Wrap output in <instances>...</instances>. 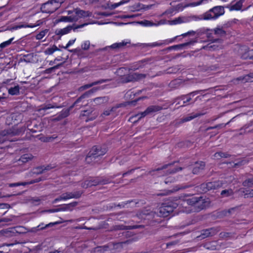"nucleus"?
I'll list each match as a JSON object with an SVG mask.
<instances>
[{
    "label": "nucleus",
    "instance_id": "79ce46f5",
    "mask_svg": "<svg viewBox=\"0 0 253 253\" xmlns=\"http://www.w3.org/2000/svg\"><path fill=\"white\" fill-rule=\"evenodd\" d=\"M221 195L222 197H227L233 194V191L232 189H227L222 190L221 192Z\"/></svg>",
    "mask_w": 253,
    "mask_h": 253
},
{
    "label": "nucleus",
    "instance_id": "49530a36",
    "mask_svg": "<svg viewBox=\"0 0 253 253\" xmlns=\"http://www.w3.org/2000/svg\"><path fill=\"white\" fill-rule=\"evenodd\" d=\"M169 23L170 25H176L182 23L181 16L178 17L172 20L169 21Z\"/></svg>",
    "mask_w": 253,
    "mask_h": 253
},
{
    "label": "nucleus",
    "instance_id": "f8f14e48",
    "mask_svg": "<svg viewBox=\"0 0 253 253\" xmlns=\"http://www.w3.org/2000/svg\"><path fill=\"white\" fill-rule=\"evenodd\" d=\"M98 89V88H93L90 90L84 93L83 95L81 96L70 107L71 108H72L74 107H79L77 109H80L82 106L84 105V100L83 99H84L85 97H88L89 95L90 94L93 93V92H95Z\"/></svg>",
    "mask_w": 253,
    "mask_h": 253
},
{
    "label": "nucleus",
    "instance_id": "423d86ee",
    "mask_svg": "<svg viewBox=\"0 0 253 253\" xmlns=\"http://www.w3.org/2000/svg\"><path fill=\"white\" fill-rule=\"evenodd\" d=\"M106 152V149H101L98 148L96 146H94L88 153V155L86 158V161L87 163H90V160H95L99 157L104 155Z\"/></svg>",
    "mask_w": 253,
    "mask_h": 253
},
{
    "label": "nucleus",
    "instance_id": "69168bd1",
    "mask_svg": "<svg viewBox=\"0 0 253 253\" xmlns=\"http://www.w3.org/2000/svg\"><path fill=\"white\" fill-rule=\"evenodd\" d=\"M205 247L207 249L211 250H215L216 249L215 245H213V246H211V244H206L205 245Z\"/></svg>",
    "mask_w": 253,
    "mask_h": 253
},
{
    "label": "nucleus",
    "instance_id": "338daca9",
    "mask_svg": "<svg viewBox=\"0 0 253 253\" xmlns=\"http://www.w3.org/2000/svg\"><path fill=\"white\" fill-rule=\"evenodd\" d=\"M246 163H247V162L245 160L240 161L238 162L234 163V167L243 165L246 164Z\"/></svg>",
    "mask_w": 253,
    "mask_h": 253
},
{
    "label": "nucleus",
    "instance_id": "4be33fe9",
    "mask_svg": "<svg viewBox=\"0 0 253 253\" xmlns=\"http://www.w3.org/2000/svg\"><path fill=\"white\" fill-rule=\"evenodd\" d=\"M108 81V80L102 79V80H100L97 81H96V82H94L91 84H87L82 85L79 87V90L80 91H82L84 90L87 89L92 87L93 85L105 83V82H107Z\"/></svg>",
    "mask_w": 253,
    "mask_h": 253
},
{
    "label": "nucleus",
    "instance_id": "f704fd0d",
    "mask_svg": "<svg viewBox=\"0 0 253 253\" xmlns=\"http://www.w3.org/2000/svg\"><path fill=\"white\" fill-rule=\"evenodd\" d=\"M128 70L126 68H120L117 70L116 72V74L121 77V78L125 77L126 76V74H127Z\"/></svg>",
    "mask_w": 253,
    "mask_h": 253
},
{
    "label": "nucleus",
    "instance_id": "58836bf2",
    "mask_svg": "<svg viewBox=\"0 0 253 253\" xmlns=\"http://www.w3.org/2000/svg\"><path fill=\"white\" fill-rule=\"evenodd\" d=\"M203 115V114H196L190 116L185 117L184 118H183L181 120V123L186 122L189 121L197 117H199V116Z\"/></svg>",
    "mask_w": 253,
    "mask_h": 253
},
{
    "label": "nucleus",
    "instance_id": "c9c22d12",
    "mask_svg": "<svg viewBox=\"0 0 253 253\" xmlns=\"http://www.w3.org/2000/svg\"><path fill=\"white\" fill-rule=\"evenodd\" d=\"M59 50V48L55 45H53L52 47L46 48L44 52L46 55H51L55 51Z\"/></svg>",
    "mask_w": 253,
    "mask_h": 253
},
{
    "label": "nucleus",
    "instance_id": "bf43d9fd",
    "mask_svg": "<svg viewBox=\"0 0 253 253\" xmlns=\"http://www.w3.org/2000/svg\"><path fill=\"white\" fill-rule=\"evenodd\" d=\"M174 11H175L174 7H171L167 10L165 11V13L167 15H172Z\"/></svg>",
    "mask_w": 253,
    "mask_h": 253
},
{
    "label": "nucleus",
    "instance_id": "5701e85b",
    "mask_svg": "<svg viewBox=\"0 0 253 253\" xmlns=\"http://www.w3.org/2000/svg\"><path fill=\"white\" fill-rule=\"evenodd\" d=\"M182 23H188L191 22L192 21H197L202 20V18H201V15L197 16V15H191L189 16H181Z\"/></svg>",
    "mask_w": 253,
    "mask_h": 253
},
{
    "label": "nucleus",
    "instance_id": "774afa93",
    "mask_svg": "<svg viewBox=\"0 0 253 253\" xmlns=\"http://www.w3.org/2000/svg\"><path fill=\"white\" fill-rule=\"evenodd\" d=\"M31 201L33 203H35V204L38 203V204H39V203L41 201V199L38 197H35V198H32L31 199Z\"/></svg>",
    "mask_w": 253,
    "mask_h": 253
},
{
    "label": "nucleus",
    "instance_id": "c03bdc74",
    "mask_svg": "<svg viewBox=\"0 0 253 253\" xmlns=\"http://www.w3.org/2000/svg\"><path fill=\"white\" fill-rule=\"evenodd\" d=\"M139 23L141 25H142L144 26H147V27L157 26V25H159V23L155 24V23H154L152 22H151L150 21H149V20L142 21L140 22Z\"/></svg>",
    "mask_w": 253,
    "mask_h": 253
},
{
    "label": "nucleus",
    "instance_id": "5fc2aeb1",
    "mask_svg": "<svg viewBox=\"0 0 253 253\" xmlns=\"http://www.w3.org/2000/svg\"><path fill=\"white\" fill-rule=\"evenodd\" d=\"M28 27H31V26H27V25H18V26H15L12 27L10 29V30L11 31L16 30H17L18 29H20V28H28Z\"/></svg>",
    "mask_w": 253,
    "mask_h": 253
},
{
    "label": "nucleus",
    "instance_id": "20e7f679",
    "mask_svg": "<svg viewBox=\"0 0 253 253\" xmlns=\"http://www.w3.org/2000/svg\"><path fill=\"white\" fill-rule=\"evenodd\" d=\"M63 2V0H50L43 3L41 7L43 13H52L58 9Z\"/></svg>",
    "mask_w": 253,
    "mask_h": 253
},
{
    "label": "nucleus",
    "instance_id": "13d9d810",
    "mask_svg": "<svg viewBox=\"0 0 253 253\" xmlns=\"http://www.w3.org/2000/svg\"><path fill=\"white\" fill-rule=\"evenodd\" d=\"M244 195L245 198L253 197V190L247 191Z\"/></svg>",
    "mask_w": 253,
    "mask_h": 253
},
{
    "label": "nucleus",
    "instance_id": "3c124183",
    "mask_svg": "<svg viewBox=\"0 0 253 253\" xmlns=\"http://www.w3.org/2000/svg\"><path fill=\"white\" fill-rule=\"evenodd\" d=\"M90 46V42L89 41H84L81 47L84 50H87L89 49Z\"/></svg>",
    "mask_w": 253,
    "mask_h": 253
},
{
    "label": "nucleus",
    "instance_id": "a211bd4d",
    "mask_svg": "<svg viewBox=\"0 0 253 253\" xmlns=\"http://www.w3.org/2000/svg\"><path fill=\"white\" fill-rule=\"evenodd\" d=\"M218 230L215 228H211L210 229L203 230L202 233L198 237L201 239H205L209 236H212L215 235Z\"/></svg>",
    "mask_w": 253,
    "mask_h": 253
},
{
    "label": "nucleus",
    "instance_id": "37998d69",
    "mask_svg": "<svg viewBox=\"0 0 253 253\" xmlns=\"http://www.w3.org/2000/svg\"><path fill=\"white\" fill-rule=\"evenodd\" d=\"M56 223H49L48 224H47L46 225H44L43 223H41L40 225H39L38 226H37L35 228L37 229V230H42L44 229L47 227L52 226L54 224H55Z\"/></svg>",
    "mask_w": 253,
    "mask_h": 253
},
{
    "label": "nucleus",
    "instance_id": "603ef678",
    "mask_svg": "<svg viewBox=\"0 0 253 253\" xmlns=\"http://www.w3.org/2000/svg\"><path fill=\"white\" fill-rule=\"evenodd\" d=\"M143 61H139L138 62L136 63L133 67H132V69L133 70H137L139 68H142L144 65H143Z\"/></svg>",
    "mask_w": 253,
    "mask_h": 253
},
{
    "label": "nucleus",
    "instance_id": "2f4dec72",
    "mask_svg": "<svg viewBox=\"0 0 253 253\" xmlns=\"http://www.w3.org/2000/svg\"><path fill=\"white\" fill-rule=\"evenodd\" d=\"M130 42L129 40L123 41L122 42L118 43H115L111 45V47L113 48H120L124 47L127 43H130Z\"/></svg>",
    "mask_w": 253,
    "mask_h": 253
},
{
    "label": "nucleus",
    "instance_id": "cd10ccee",
    "mask_svg": "<svg viewBox=\"0 0 253 253\" xmlns=\"http://www.w3.org/2000/svg\"><path fill=\"white\" fill-rule=\"evenodd\" d=\"M132 241V240L130 239L125 242L115 243L114 245V249L117 251L120 252L124 248L125 245L131 243Z\"/></svg>",
    "mask_w": 253,
    "mask_h": 253
},
{
    "label": "nucleus",
    "instance_id": "8fccbe9b",
    "mask_svg": "<svg viewBox=\"0 0 253 253\" xmlns=\"http://www.w3.org/2000/svg\"><path fill=\"white\" fill-rule=\"evenodd\" d=\"M243 185L246 187H251L253 185V178H248L243 182Z\"/></svg>",
    "mask_w": 253,
    "mask_h": 253
},
{
    "label": "nucleus",
    "instance_id": "a18cd8bd",
    "mask_svg": "<svg viewBox=\"0 0 253 253\" xmlns=\"http://www.w3.org/2000/svg\"><path fill=\"white\" fill-rule=\"evenodd\" d=\"M48 32V29H45L42 31L39 34L36 35V39L38 40H42Z\"/></svg>",
    "mask_w": 253,
    "mask_h": 253
},
{
    "label": "nucleus",
    "instance_id": "6e6d98bb",
    "mask_svg": "<svg viewBox=\"0 0 253 253\" xmlns=\"http://www.w3.org/2000/svg\"><path fill=\"white\" fill-rule=\"evenodd\" d=\"M82 187L84 188H87L88 187H91L89 179L85 180L83 183H82Z\"/></svg>",
    "mask_w": 253,
    "mask_h": 253
},
{
    "label": "nucleus",
    "instance_id": "473e14b6",
    "mask_svg": "<svg viewBox=\"0 0 253 253\" xmlns=\"http://www.w3.org/2000/svg\"><path fill=\"white\" fill-rule=\"evenodd\" d=\"M243 1L242 0H240L237 1L235 4L232 5L230 7L229 10L230 11L232 10H240L241 9L243 6Z\"/></svg>",
    "mask_w": 253,
    "mask_h": 253
},
{
    "label": "nucleus",
    "instance_id": "1a4fd4ad",
    "mask_svg": "<svg viewBox=\"0 0 253 253\" xmlns=\"http://www.w3.org/2000/svg\"><path fill=\"white\" fill-rule=\"evenodd\" d=\"M82 192L81 191H76L74 192H67L62 194L57 198H56L54 201L53 203H56L57 202L61 200H67L70 199H78L79 198L82 194Z\"/></svg>",
    "mask_w": 253,
    "mask_h": 253
},
{
    "label": "nucleus",
    "instance_id": "ea45409f",
    "mask_svg": "<svg viewBox=\"0 0 253 253\" xmlns=\"http://www.w3.org/2000/svg\"><path fill=\"white\" fill-rule=\"evenodd\" d=\"M173 42V40H170L169 42L168 41H166L164 42H155L151 43L149 44V46L151 47H155V46H161L164 44H168L169 42Z\"/></svg>",
    "mask_w": 253,
    "mask_h": 253
},
{
    "label": "nucleus",
    "instance_id": "393cba45",
    "mask_svg": "<svg viewBox=\"0 0 253 253\" xmlns=\"http://www.w3.org/2000/svg\"><path fill=\"white\" fill-rule=\"evenodd\" d=\"M77 18L74 17V15L62 16L59 19L57 20V22H77Z\"/></svg>",
    "mask_w": 253,
    "mask_h": 253
},
{
    "label": "nucleus",
    "instance_id": "de8ad7c7",
    "mask_svg": "<svg viewBox=\"0 0 253 253\" xmlns=\"http://www.w3.org/2000/svg\"><path fill=\"white\" fill-rule=\"evenodd\" d=\"M14 40V38H11L8 41H5L0 44V47L1 48H5L8 45H9L11 43L12 41Z\"/></svg>",
    "mask_w": 253,
    "mask_h": 253
},
{
    "label": "nucleus",
    "instance_id": "7c9ffc66",
    "mask_svg": "<svg viewBox=\"0 0 253 253\" xmlns=\"http://www.w3.org/2000/svg\"><path fill=\"white\" fill-rule=\"evenodd\" d=\"M33 156L31 154H26L21 156L19 159V161L22 163H26L28 161L32 160Z\"/></svg>",
    "mask_w": 253,
    "mask_h": 253
},
{
    "label": "nucleus",
    "instance_id": "680f3d73",
    "mask_svg": "<svg viewBox=\"0 0 253 253\" xmlns=\"http://www.w3.org/2000/svg\"><path fill=\"white\" fill-rule=\"evenodd\" d=\"M51 169V167L48 166L45 167V168L44 169H42V170H40L41 169H42V168H38V169H37V170H39V171H35L34 172L37 173H41L44 170H48L50 169Z\"/></svg>",
    "mask_w": 253,
    "mask_h": 253
},
{
    "label": "nucleus",
    "instance_id": "4c0bfd02",
    "mask_svg": "<svg viewBox=\"0 0 253 253\" xmlns=\"http://www.w3.org/2000/svg\"><path fill=\"white\" fill-rule=\"evenodd\" d=\"M229 154L227 153H223L222 152H218L215 153L213 157L214 159L219 160L221 158H228L229 157Z\"/></svg>",
    "mask_w": 253,
    "mask_h": 253
},
{
    "label": "nucleus",
    "instance_id": "bb28decb",
    "mask_svg": "<svg viewBox=\"0 0 253 253\" xmlns=\"http://www.w3.org/2000/svg\"><path fill=\"white\" fill-rule=\"evenodd\" d=\"M205 167V164L203 162H200L199 163H196L195 166L193 169V173L194 174H198L201 170H202Z\"/></svg>",
    "mask_w": 253,
    "mask_h": 253
},
{
    "label": "nucleus",
    "instance_id": "0eeeda50",
    "mask_svg": "<svg viewBox=\"0 0 253 253\" xmlns=\"http://www.w3.org/2000/svg\"><path fill=\"white\" fill-rule=\"evenodd\" d=\"M224 182L223 180H217L213 182H209L206 183H203L201 185V188L202 189L203 192H207L208 191L215 190L221 187H223Z\"/></svg>",
    "mask_w": 253,
    "mask_h": 253
},
{
    "label": "nucleus",
    "instance_id": "9b49d317",
    "mask_svg": "<svg viewBox=\"0 0 253 253\" xmlns=\"http://www.w3.org/2000/svg\"><path fill=\"white\" fill-rule=\"evenodd\" d=\"M146 75L142 74L133 73L131 74H127L125 77L121 78V80L124 83H128L130 82H134L143 79Z\"/></svg>",
    "mask_w": 253,
    "mask_h": 253
},
{
    "label": "nucleus",
    "instance_id": "f03ea898",
    "mask_svg": "<svg viewBox=\"0 0 253 253\" xmlns=\"http://www.w3.org/2000/svg\"><path fill=\"white\" fill-rule=\"evenodd\" d=\"M225 12L224 7L222 6H216L210 9L201 15L202 20L216 19L219 16L224 14Z\"/></svg>",
    "mask_w": 253,
    "mask_h": 253
},
{
    "label": "nucleus",
    "instance_id": "9d476101",
    "mask_svg": "<svg viewBox=\"0 0 253 253\" xmlns=\"http://www.w3.org/2000/svg\"><path fill=\"white\" fill-rule=\"evenodd\" d=\"M162 109V107L157 105H153L148 107L145 111L141 112L140 114H138L134 116H133L132 118L134 117H137L138 120L144 117L145 116L151 114L153 113L158 112Z\"/></svg>",
    "mask_w": 253,
    "mask_h": 253
},
{
    "label": "nucleus",
    "instance_id": "aec40b11",
    "mask_svg": "<svg viewBox=\"0 0 253 253\" xmlns=\"http://www.w3.org/2000/svg\"><path fill=\"white\" fill-rule=\"evenodd\" d=\"M154 215L152 211H150L148 210H144L141 212L137 214V216L140 219H150Z\"/></svg>",
    "mask_w": 253,
    "mask_h": 253
},
{
    "label": "nucleus",
    "instance_id": "b1692460",
    "mask_svg": "<svg viewBox=\"0 0 253 253\" xmlns=\"http://www.w3.org/2000/svg\"><path fill=\"white\" fill-rule=\"evenodd\" d=\"M235 81H241L242 83L253 82V73L246 75L243 77H240L235 80Z\"/></svg>",
    "mask_w": 253,
    "mask_h": 253
},
{
    "label": "nucleus",
    "instance_id": "f3484780",
    "mask_svg": "<svg viewBox=\"0 0 253 253\" xmlns=\"http://www.w3.org/2000/svg\"><path fill=\"white\" fill-rule=\"evenodd\" d=\"M23 115L19 113H14L10 114L6 119V124L10 125L13 123H17L18 121L22 120Z\"/></svg>",
    "mask_w": 253,
    "mask_h": 253
},
{
    "label": "nucleus",
    "instance_id": "6e6552de",
    "mask_svg": "<svg viewBox=\"0 0 253 253\" xmlns=\"http://www.w3.org/2000/svg\"><path fill=\"white\" fill-rule=\"evenodd\" d=\"M93 23H85L81 25H77L74 27H73L72 26L69 25L64 28L56 30L55 33L57 35L61 36L69 33L72 30H73L74 32H76L77 29L83 28L89 24Z\"/></svg>",
    "mask_w": 253,
    "mask_h": 253
},
{
    "label": "nucleus",
    "instance_id": "052dcab7",
    "mask_svg": "<svg viewBox=\"0 0 253 253\" xmlns=\"http://www.w3.org/2000/svg\"><path fill=\"white\" fill-rule=\"evenodd\" d=\"M113 109L114 108H112L110 110H107L104 111L103 112V113L101 115V116L103 117L104 116H109L111 112L113 111Z\"/></svg>",
    "mask_w": 253,
    "mask_h": 253
},
{
    "label": "nucleus",
    "instance_id": "864d4df0",
    "mask_svg": "<svg viewBox=\"0 0 253 253\" xmlns=\"http://www.w3.org/2000/svg\"><path fill=\"white\" fill-rule=\"evenodd\" d=\"M43 23V20H38L36 22V24H28V25H27V26H31V27H28V28H34V27H36L37 26L41 25Z\"/></svg>",
    "mask_w": 253,
    "mask_h": 253
},
{
    "label": "nucleus",
    "instance_id": "a19ab883",
    "mask_svg": "<svg viewBox=\"0 0 253 253\" xmlns=\"http://www.w3.org/2000/svg\"><path fill=\"white\" fill-rule=\"evenodd\" d=\"M189 187V186H185L184 187L179 186L176 189H174L173 190H168V191H166V192H165L164 193L159 194L158 195H167L174 191H177L178 190L182 189H185Z\"/></svg>",
    "mask_w": 253,
    "mask_h": 253
},
{
    "label": "nucleus",
    "instance_id": "6ab92c4d",
    "mask_svg": "<svg viewBox=\"0 0 253 253\" xmlns=\"http://www.w3.org/2000/svg\"><path fill=\"white\" fill-rule=\"evenodd\" d=\"M198 93V91H193L191 92L186 95L182 96L180 98L178 99L180 100V101H182V104L181 105V106H184L186 105V104L188 103L192 99V97H193L195 95Z\"/></svg>",
    "mask_w": 253,
    "mask_h": 253
},
{
    "label": "nucleus",
    "instance_id": "412c9836",
    "mask_svg": "<svg viewBox=\"0 0 253 253\" xmlns=\"http://www.w3.org/2000/svg\"><path fill=\"white\" fill-rule=\"evenodd\" d=\"M91 186L98 184H106L109 182V180L102 177H95L89 178Z\"/></svg>",
    "mask_w": 253,
    "mask_h": 253
},
{
    "label": "nucleus",
    "instance_id": "09e8293b",
    "mask_svg": "<svg viewBox=\"0 0 253 253\" xmlns=\"http://www.w3.org/2000/svg\"><path fill=\"white\" fill-rule=\"evenodd\" d=\"M214 33L217 36H223L225 35V32L221 28H216L214 29Z\"/></svg>",
    "mask_w": 253,
    "mask_h": 253
},
{
    "label": "nucleus",
    "instance_id": "e433bc0d",
    "mask_svg": "<svg viewBox=\"0 0 253 253\" xmlns=\"http://www.w3.org/2000/svg\"><path fill=\"white\" fill-rule=\"evenodd\" d=\"M38 181H36V182H38ZM36 182L35 181H31L29 182H17V183H10L8 184L9 187H15V186H25L27 184H33L34 183Z\"/></svg>",
    "mask_w": 253,
    "mask_h": 253
},
{
    "label": "nucleus",
    "instance_id": "2eb2a0df",
    "mask_svg": "<svg viewBox=\"0 0 253 253\" xmlns=\"http://www.w3.org/2000/svg\"><path fill=\"white\" fill-rule=\"evenodd\" d=\"M75 15L74 17L76 18L77 21L81 18H85L92 16V12L89 11H85L79 8H76L74 9Z\"/></svg>",
    "mask_w": 253,
    "mask_h": 253
},
{
    "label": "nucleus",
    "instance_id": "4468645a",
    "mask_svg": "<svg viewBox=\"0 0 253 253\" xmlns=\"http://www.w3.org/2000/svg\"><path fill=\"white\" fill-rule=\"evenodd\" d=\"M11 79H7L4 82L5 84L14 85L8 88V93L11 95H17L20 93V86L18 84H16L14 82H11Z\"/></svg>",
    "mask_w": 253,
    "mask_h": 253
},
{
    "label": "nucleus",
    "instance_id": "dca6fc26",
    "mask_svg": "<svg viewBox=\"0 0 253 253\" xmlns=\"http://www.w3.org/2000/svg\"><path fill=\"white\" fill-rule=\"evenodd\" d=\"M25 130L24 128H21L20 129H18L15 127H13L9 129L4 130L1 132V135L3 136H5V139H8L9 137L19 135L21 132Z\"/></svg>",
    "mask_w": 253,
    "mask_h": 253
},
{
    "label": "nucleus",
    "instance_id": "39448f33",
    "mask_svg": "<svg viewBox=\"0 0 253 253\" xmlns=\"http://www.w3.org/2000/svg\"><path fill=\"white\" fill-rule=\"evenodd\" d=\"M99 115V112L93 108H89L86 110H83L80 117L81 119L87 122L95 120Z\"/></svg>",
    "mask_w": 253,
    "mask_h": 253
},
{
    "label": "nucleus",
    "instance_id": "4d7b16f0",
    "mask_svg": "<svg viewBox=\"0 0 253 253\" xmlns=\"http://www.w3.org/2000/svg\"><path fill=\"white\" fill-rule=\"evenodd\" d=\"M77 204H78V203L77 202H72L66 206L65 210H69V211H72V209H71V207H75L77 205Z\"/></svg>",
    "mask_w": 253,
    "mask_h": 253
},
{
    "label": "nucleus",
    "instance_id": "a878e982",
    "mask_svg": "<svg viewBox=\"0 0 253 253\" xmlns=\"http://www.w3.org/2000/svg\"><path fill=\"white\" fill-rule=\"evenodd\" d=\"M171 166V164L166 165L161 168H158L157 169L154 170L152 171V172H153L152 174L157 175L158 176L164 175V173L165 172L164 170L167 169L169 167H170Z\"/></svg>",
    "mask_w": 253,
    "mask_h": 253
},
{
    "label": "nucleus",
    "instance_id": "0e129e2a",
    "mask_svg": "<svg viewBox=\"0 0 253 253\" xmlns=\"http://www.w3.org/2000/svg\"><path fill=\"white\" fill-rule=\"evenodd\" d=\"M76 40V39H75L74 40H70L67 43L66 45L65 46V49H67V48H68L69 46H70L71 45H72V44H73L74 43V42H75Z\"/></svg>",
    "mask_w": 253,
    "mask_h": 253
},
{
    "label": "nucleus",
    "instance_id": "e2e57ef3",
    "mask_svg": "<svg viewBox=\"0 0 253 253\" xmlns=\"http://www.w3.org/2000/svg\"><path fill=\"white\" fill-rule=\"evenodd\" d=\"M174 180H175V179L173 177L169 176V177H167L166 179V180L165 181V183L166 184H168L169 183H171V182H174Z\"/></svg>",
    "mask_w": 253,
    "mask_h": 253
},
{
    "label": "nucleus",
    "instance_id": "ddd939ff",
    "mask_svg": "<svg viewBox=\"0 0 253 253\" xmlns=\"http://www.w3.org/2000/svg\"><path fill=\"white\" fill-rule=\"evenodd\" d=\"M208 2V0H200L197 2H190L183 5L182 3H180L176 5L174 7L175 11H181L185 8L188 7H195L199 6L203 3Z\"/></svg>",
    "mask_w": 253,
    "mask_h": 253
},
{
    "label": "nucleus",
    "instance_id": "c85d7f7f",
    "mask_svg": "<svg viewBox=\"0 0 253 253\" xmlns=\"http://www.w3.org/2000/svg\"><path fill=\"white\" fill-rule=\"evenodd\" d=\"M129 1V0H122L120 2L114 4H108V8L110 9H114L119 6L126 4Z\"/></svg>",
    "mask_w": 253,
    "mask_h": 253
},
{
    "label": "nucleus",
    "instance_id": "72a5a7b5",
    "mask_svg": "<svg viewBox=\"0 0 253 253\" xmlns=\"http://www.w3.org/2000/svg\"><path fill=\"white\" fill-rule=\"evenodd\" d=\"M222 48V46L221 45L218 44L217 43H212L211 44L204 47V48L211 50H218Z\"/></svg>",
    "mask_w": 253,
    "mask_h": 253
},
{
    "label": "nucleus",
    "instance_id": "c756f323",
    "mask_svg": "<svg viewBox=\"0 0 253 253\" xmlns=\"http://www.w3.org/2000/svg\"><path fill=\"white\" fill-rule=\"evenodd\" d=\"M108 101V97L106 96L99 97L95 98L93 99V102L97 105H99L107 102Z\"/></svg>",
    "mask_w": 253,
    "mask_h": 253
},
{
    "label": "nucleus",
    "instance_id": "7ed1b4c3",
    "mask_svg": "<svg viewBox=\"0 0 253 253\" xmlns=\"http://www.w3.org/2000/svg\"><path fill=\"white\" fill-rule=\"evenodd\" d=\"M184 202L186 203L189 206L194 207V209H191V211L194 210L196 211L203 210L207 206V202L202 197H193L186 200Z\"/></svg>",
    "mask_w": 253,
    "mask_h": 253
},
{
    "label": "nucleus",
    "instance_id": "f257e3e1",
    "mask_svg": "<svg viewBox=\"0 0 253 253\" xmlns=\"http://www.w3.org/2000/svg\"><path fill=\"white\" fill-rule=\"evenodd\" d=\"M180 201L176 200L175 202L168 201L163 203L157 211V214L159 216L167 217L174 209L176 208L180 204Z\"/></svg>",
    "mask_w": 253,
    "mask_h": 253
}]
</instances>
